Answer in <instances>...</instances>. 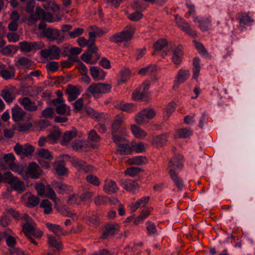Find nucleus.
<instances>
[{
	"instance_id": "1",
	"label": "nucleus",
	"mask_w": 255,
	"mask_h": 255,
	"mask_svg": "<svg viewBox=\"0 0 255 255\" xmlns=\"http://www.w3.org/2000/svg\"><path fill=\"white\" fill-rule=\"evenodd\" d=\"M155 115L156 112L153 109H144L135 115V122L139 126L145 125L153 119Z\"/></svg>"
},
{
	"instance_id": "13",
	"label": "nucleus",
	"mask_w": 255,
	"mask_h": 255,
	"mask_svg": "<svg viewBox=\"0 0 255 255\" xmlns=\"http://www.w3.org/2000/svg\"><path fill=\"white\" fill-rule=\"evenodd\" d=\"M103 189L108 194L115 193L119 190L116 182L110 179H106L105 180Z\"/></svg>"
},
{
	"instance_id": "58",
	"label": "nucleus",
	"mask_w": 255,
	"mask_h": 255,
	"mask_svg": "<svg viewBox=\"0 0 255 255\" xmlns=\"http://www.w3.org/2000/svg\"><path fill=\"white\" fill-rule=\"evenodd\" d=\"M146 230L148 235L150 236L157 233V229L155 224L151 222H146Z\"/></svg>"
},
{
	"instance_id": "34",
	"label": "nucleus",
	"mask_w": 255,
	"mask_h": 255,
	"mask_svg": "<svg viewBox=\"0 0 255 255\" xmlns=\"http://www.w3.org/2000/svg\"><path fill=\"white\" fill-rule=\"evenodd\" d=\"M56 209L60 214H61L64 216L70 217L73 219L77 218L76 214L70 211L65 206L56 207Z\"/></svg>"
},
{
	"instance_id": "29",
	"label": "nucleus",
	"mask_w": 255,
	"mask_h": 255,
	"mask_svg": "<svg viewBox=\"0 0 255 255\" xmlns=\"http://www.w3.org/2000/svg\"><path fill=\"white\" fill-rule=\"evenodd\" d=\"M170 178L173 180L176 187L179 190H182L184 187V183L182 180L178 177L174 170L169 169L168 171Z\"/></svg>"
},
{
	"instance_id": "45",
	"label": "nucleus",
	"mask_w": 255,
	"mask_h": 255,
	"mask_svg": "<svg viewBox=\"0 0 255 255\" xmlns=\"http://www.w3.org/2000/svg\"><path fill=\"white\" fill-rule=\"evenodd\" d=\"M193 78H196L199 75L200 71V59L198 58H194L193 62Z\"/></svg>"
},
{
	"instance_id": "63",
	"label": "nucleus",
	"mask_w": 255,
	"mask_h": 255,
	"mask_svg": "<svg viewBox=\"0 0 255 255\" xmlns=\"http://www.w3.org/2000/svg\"><path fill=\"white\" fill-rule=\"evenodd\" d=\"M88 51L94 54L96 57V60L100 59V55L97 52L98 48L95 44V43H92V42H90V44L88 45Z\"/></svg>"
},
{
	"instance_id": "28",
	"label": "nucleus",
	"mask_w": 255,
	"mask_h": 255,
	"mask_svg": "<svg viewBox=\"0 0 255 255\" xmlns=\"http://www.w3.org/2000/svg\"><path fill=\"white\" fill-rule=\"evenodd\" d=\"M41 21L38 25V29L39 30H45L46 27V24L45 22H58L61 20L60 17H40V19Z\"/></svg>"
},
{
	"instance_id": "55",
	"label": "nucleus",
	"mask_w": 255,
	"mask_h": 255,
	"mask_svg": "<svg viewBox=\"0 0 255 255\" xmlns=\"http://www.w3.org/2000/svg\"><path fill=\"white\" fill-rule=\"evenodd\" d=\"M54 169L57 174L59 175H63L66 173L67 170L63 163L59 162L55 163Z\"/></svg>"
},
{
	"instance_id": "23",
	"label": "nucleus",
	"mask_w": 255,
	"mask_h": 255,
	"mask_svg": "<svg viewBox=\"0 0 255 255\" xmlns=\"http://www.w3.org/2000/svg\"><path fill=\"white\" fill-rule=\"evenodd\" d=\"M90 72L91 76L96 81L104 79L106 75L102 69L97 66L90 67Z\"/></svg>"
},
{
	"instance_id": "43",
	"label": "nucleus",
	"mask_w": 255,
	"mask_h": 255,
	"mask_svg": "<svg viewBox=\"0 0 255 255\" xmlns=\"http://www.w3.org/2000/svg\"><path fill=\"white\" fill-rule=\"evenodd\" d=\"M47 228L56 235L60 236L62 234V229L60 226L48 223L46 225Z\"/></svg>"
},
{
	"instance_id": "40",
	"label": "nucleus",
	"mask_w": 255,
	"mask_h": 255,
	"mask_svg": "<svg viewBox=\"0 0 255 255\" xmlns=\"http://www.w3.org/2000/svg\"><path fill=\"white\" fill-rule=\"evenodd\" d=\"M142 3L141 0L135 1L133 3L132 7L135 12L132 13L131 16H138L140 14L141 11L145 8V7L142 5Z\"/></svg>"
},
{
	"instance_id": "60",
	"label": "nucleus",
	"mask_w": 255,
	"mask_h": 255,
	"mask_svg": "<svg viewBox=\"0 0 255 255\" xmlns=\"http://www.w3.org/2000/svg\"><path fill=\"white\" fill-rule=\"evenodd\" d=\"M45 67L48 72H54L58 69L59 64L57 62L53 61L47 63Z\"/></svg>"
},
{
	"instance_id": "25",
	"label": "nucleus",
	"mask_w": 255,
	"mask_h": 255,
	"mask_svg": "<svg viewBox=\"0 0 255 255\" xmlns=\"http://www.w3.org/2000/svg\"><path fill=\"white\" fill-rule=\"evenodd\" d=\"M183 56V52L181 46H177L173 51L172 60L177 65L181 64Z\"/></svg>"
},
{
	"instance_id": "14",
	"label": "nucleus",
	"mask_w": 255,
	"mask_h": 255,
	"mask_svg": "<svg viewBox=\"0 0 255 255\" xmlns=\"http://www.w3.org/2000/svg\"><path fill=\"white\" fill-rule=\"evenodd\" d=\"M183 156L181 154L174 156L169 161V166L167 168L168 171L169 169L174 170L176 168L181 169L183 167Z\"/></svg>"
},
{
	"instance_id": "26",
	"label": "nucleus",
	"mask_w": 255,
	"mask_h": 255,
	"mask_svg": "<svg viewBox=\"0 0 255 255\" xmlns=\"http://www.w3.org/2000/svg\"><path fill=\"white\" fill-rule=\"evenodd\" d=\"M167 134H160L154 137L151 141V144L155 147H160L165 144L167 141Z\"/></svg>"
},
{
	"instance_id": "36",
	"label": "nucleus",
	"mask_w": 255,
	"mask_h": 255,
	"mask_svg": "<svg viewBox=\"0 0 255 255\" xmlns=\"http://www.w3.org/2000/svg\"><path fill=\"white\" fill-rule=\"evenodd\" d=\"M132 133L136 138L144 137L146 136V132L135 125H132L130 127Z\"/></svg>"
},
{
	"instance_id": "17",
	"label": "nucleus",
	"mask_w": 255,
	"mask_h": 255,
	"mask_svg": "<svg viewBox=\"0 0 255 255\" xmlns=\"http://www.w3.org/2000/svg\"><path fill=\"white\" fill-rule=\"evenodd\" d=\"M0 96L6 103L10 104L15 99L16 94L13 88H6L1 91Z\"/></svg>"
},
{
	"instance_id": "19",
	"label": "nucleus",
	"mask_w": 255,
	"mask_h": 255,
	"mask_svg": "<svg viewBox=\"0 0 255 255\" xmlns=\"http://www.w3.org/2000/svg\"><path fill=\"white\" fill-rule=\"evenodd\" d=\"M124 115L123 113L118 114L115 118L111 125L112 133H117L123 123Z\"/></svg>"
},
{
	"instance_id": "18",
	"label": "nucleus",
	"mask_w": 255,
	"mask_h": 255,
	"mask_svg": "<svg viewBox=\"0 0 255 255\" xmlns=\"http://www.w3.org/2000/svg\"><path fill=\"white\" fill-rule=\"evenodd\" d=\"M65 94L68 95V101L72 102L77 98L80 95V91L76 86L68 85L65 90Z\"/></svg>"
},
{
	"instance_id": "11",
	"label": "nucleus",
	"mask_w": 255,
	"mask_h": 255,
	"mask_svg": "<svg viewBox=\"0 0 255 255\" xmlns=\"http://www.w3.org/2000/svg\"><path fill=\"white\" fill-rule=\"evenodd\" d=\"M175 20L177 26L180 28L181 30L190 35H196L195 31L191 29L189 24L186 22L184 19L182 17H175Z\"/></svg>"
},
{
	"instance_id": "27",
	"label": "nucleus",
	"mask_w": 255,
	"mask_h": 255,
	"mask_svg": "<svg viewBox=\"0 0 255 255\" xmlns=\"http://www.w3.org/2000/svg\"><path fill=\"white\" fill-rule=\"evenodd\" d=\"M123 188L129 192H133L139 188L137 182L132 180H126L122 182Z\"/></svg>"
},
{
	"instance_id": "38",
	"label": "nucleus",
	"mask_w": 255,
	"mask_h": 255,
	"mask_svg": "<svg viewBox=\"0 0 255 255\" xmlns=\"http://www.w3.org/2000/svg\"><path fill=\"white\" fill-rule=\"evenodd\" d=\"M17 64H18L25 68L31 69H32L33 62L26 57H22L19 58L17 60Z\"/></svg>"
},
{
	"instance_id": "39",
	"label": "nucleus",
	"mask_w": 255,
	"mask_h": 255,
	"mask_svg": "<svg viewBox=\"0 0 255 255\" xmlns=\"http://www.w3.org/2000/svg\"><path fill=\"white\" fill-rule=\"evenodd\" d=\"M176 104L174 102H170L165 108V114L164 119L167 120L171 114L173 113L176 109Z\"/></svg>"
},
{
	"instance_id": "21",
	"label": "nucleus",
	"mask_w": 255,
	"mask_h": 255,
	"mask_svg": "<svg viewBox=\"0 0 255 255\" xmlns=\"http://www.w3.org/2000/svg\"><path fill=\"white\" fill-rule=\"evenodd\" d=\"M15 75V72L13 68L11 67H6L3 64L0 65V73L1 76L5 80H8L13 78Z\"/></svg>"
},
{
	"instance_id": "15",
	"label": "nucleus",
	"mask_w": 255,
	"mask_h": 255,
	"mask_svg": "<svg viewBox=\"0 0 255 255\" xmlns=\"http://www.w3.org/2000/svg\"><path fill=\"white\" fill-rule=\"evenodd\" d=\"M78 131L74 128L71 130L66 131L64 132L61 139L60 143L62 145L66 146L73 138L77 136Z\"/></svg>"
},
{
	"instance_id": "41",
	"label": "nucleus",
	"mask_w": 255,
	"mask_h": 255,
	"mask_svg": "<svg viewBox=\"0 0 255 255\" xmlns=\"http://www.w3.org/2000/svg\"><path fill=\"white\" fill-rule=\"evenodd\" d=\"M128 163L131 165H141L146 162V158L144 156H138L129 158L128 160Z\"/></svg>"
},
{
	"instance_id": "51",
	"label": "nucleus",
	"mask_w": 255,
	"mask_h": 255,
	"mask_svg": "<svg viewBox=\"0 0 255 255\" xmlns=\"http://www.w3.org/2000/svg\"><path fill=\"white\" fill-rule=\"evenodd\" d=\"M193 43L196 48L197 49L199 53H200L203 56L208 55V52L207 50L201 43L195 40H193Z\"/></svg>"
},
{
	"instance_id": "7",
	"label": "nucleus",
	"mask_w": 255,
	"mask_h": 255,
	"mask_svg": "<svg viewBox=\"0 0 255 255\" xmlns=\"http://www.w3.org/2000/svg\"><path fill=\"white\" fill-rule=\"evenodd\" d=\"M14 150L17 155L27 157L34 152V148L32 145L29 144L22 145L17 143L14 147Z\"/></svg>"
},
{
	"instance_id": "61",
	"label": "nucleus",
	"mask_w": 255,
	"mask_h": 255,
	"mask_svg": "<svg viewBox=\"0 0 255 255\" xmlns=\"http://www.w3.org/2000/svg\"><path fill=\"white\" fill-rule=\"evenodd\" d=\"M167 43L166 39H160L154 43V49L156 50H161L167 44Z\"/></svg>"
},
{
	"instance_id": "42",
	"label": "nucleus",
	"mask_w": 255,
	"mask_h": 255,
	"mask_svg": "<svg viewBox=\"0 0 255 255\" xmlns=\"http://www.w3.org/2000/svg\"><path fill=\"white\" fill-rule=\"evenodd\" d=\"M48 240V244L49 245L56 249L57 250H60L62 249V244L61 241L57 240L55 237L51 236H47Z\"/></svg>"
},
{
	"instance_id": "50",
	"label": "nucleus",
	"mask_w": 255,
	"mask_h": 255,
	"mask_svg": "<svg viewBox=\"0 0 255 255\" xmlns=\"http://www.w3.org/2000/svg\"><path fill=\"white\" fill-rule=\"evenodd\" d=\"M141 171V169L137 167H131L127 168L124 173L126 175H128L130 176H135Z\"/></svg>"
},
{
	"instance_id": "64",
	"label": "nucleus",
	"mask_w": 255,
	"mask_h": 255,
	"mask_svg": "<svg viewBox=\"0 0 255 255\" xmlns=\"http://www.w3.org/2000/svg\"><path fill=\"white\" fill-rule=\"evenodd\" d=\"M84 145V142L83 140L79 139H75L72 142V148L76 151L80 150L82 149Z\"/></svg>"
},
{
	"instance_id": "20",
	"label": "nucleus",
	"mask_w": 255,
	"mask_h": 255,
	"mask_svg": "<svg viewBox=\"0 0 255 255\" xmlns=\"http://www.w3.org/2000/svg\"><path fill=\"white\" fill-rule=\"evenodd\" d=\"M51 185L59 194H63L72 191L71 186L67 185L62 182L54 181L52 182Z\"/></svg>"
},
{
	"instance_id": "44",
	"label": "nucleus",
	"mask_w": 255,
	"mask_h": 255,
	"mask_svg": "<svg viewBox=\"0 0 255 255\" xmlns=\"http://www.w3.org/2000/svg\"><path fill=\"white\" fill-rule=\"evenodd\" d=\"M40 207L44 209L45 214H49L52 211V204L48 200H43L40 204Z\"/></svg>"
},
{
	"instance_id": "52",
	"label": "nucleus",
	"mask_w": 255,
	"mask_h": 255,
	"mask_svg": "<svg viewBox=\"0 0 255 255\" xmlns=\"http://www.w3.org/2000/svg\"><path fill=\"white\" fill-rule=\"evenodd\" d=\"M37 154L40 157L45 158L46 159L51 160L53 158V156L48 150L42 148L39 150L37 152Z\"/></svg>"
},
{
	"instance_id": "5",
	"label": "nucleus",
	"mask_w": 255,
	"mask_h": 255,
	"mask_svg": "<svg viewBox=\"0 0 255 255\" xmlns=\"http://www.w3.org/2000/svg\"><path fill=\"white\" fill-rule=\"evenodd\" d=\"M60 49L55 45L50 46L48 48L42 49L40 55L44 59L50 60H58L60 58Z\"/></svg>"
},
{
	"instance_id": "3",
	"label": "nucleus",
	"mask_w": 255,
	"mask_h": 255,
	"mask_svg": "<svg viewBox=\"0 0 255 255\" xmlns=\"http://www.w3.org/2000/svg\"><path fill=\"white\" fill-rule=\"evenodd\" d=\"M19 46L21 51L29 53L42 49L44 47V44L41 41H23L19 43Z\"/></svg>"
},
{
	"instance_id": "6",
	"label": "nucleus",
	"mask_w": 255,
	"mask_h": 255,
	"mask_svg": "<svg viewBox=\"0 0 255 255\" xmlns=\"http://www.w3.org/2000/svg\"><path fill=\"white\" fill-rule=\"evenodd\" d=\"M51 103L55 107V111L57 114L65 116L70 115V108L64 103V101H60L59 100H52Z\"/></svg>"
},
{
	"instance_id": "22",
	"label": "nucleus",
	"mask_w": 255,
	"mask_h": 255,
	"mask_svg": "<svg viewBox=\"0 0 255 255\" xmlns=\"http://www.w3.org/2000/svg\"><path fill=\"white\" fill-rule=\"evenodd\" d=\"M11 113L12 118L15 122L22 121L26 114L22 109L17 105L12 109Z\"/></svg>"
},
{
	"instance_id": "47",
	"label": "nucleus",
	"mask_w": 255,
	"mask_h": 255,
	"mask_svg": "<svg viewBox=\"0 0 255 255\" xmlns=\"http://www.w3.org/2000/svg\"><path fill=\"white\" fill-rule=\"evenodd\" d=\"M86 112L88 115L91 118L96 120V121H100V119L102 117L103 113H99L92 108L87 109Z\"/></svg>"
},
{
	"instance_id": "10",
	"label": "nucleus",
	"mask_w": 255,
	"mask_h": 255,
	"mask_svg": "<svg viewBox=\"0 0 255 255\" xmlns=\"http://www.w3.org/2000/svg\"><path fill=\"white\" fill-rule=\"evenodd\" d=\"M120 231V226L117 224H107L102 233L103 239L108 238L109 237L113 236Z\"/></svg>"
},
{
	"instance_id": "35",
	"label": "nucleus",
	"mask_w": 255,
	"mask_h": 255,
	"mask_svg": "<svg viewBox=\"0 0 255 255\" xmlns=\"http://www.w3.org/2000/svg\"><path fill=\"white\" fill-rule=\"evenodd\" d=\"M123 41L128 42L130 40L133 36V32L130 28L126 27L122 31L119 32Z\"/></svg>"
},
{
	"instance_id": "46",
	"label": "nucleus",
	"mask_w": 255,
	"mask_h": 255,
	"mask_svg": "<svg viewBox=\"0 0 255 255\" xmlns=\"http://www.w3.org/2000/svg\"><path fill=\"white\" fill-rule=\"evenodd\" d=\"M46 197H48L52 200L54 203H56L59 200L56 197V193L54 190L52 188L50 185L47 186L46 193Z\"/></svg>"
},
{
	"instance_id": "9",
	"label": "nucleus",
	"mask_w": 255,
	"mask_h": 255,
	"mask_svg": "<svg viewBox=\"0 0 255 255\" xmlns=\"http://www.w3.org/2000/svg\"><path fill=\"white\" fill-rule=\"evenodd\" d=\"M26 174L31 178L37 179L43 174V171L36 163L31 162L27 167Z\"/></svg>"
},
{
	"instance_id": "24",
	"label": "nucleus",
	"mask_w": 255,
	"mask_h": 255,
	"mask_svg": "<svg viewBox=\"0 0 255 255\" xmlns=\"http://www.w3.org/2000/svg\"><path fill=\"white\" fill-rule=\"evenodd\" d=\"M115 107L117 109L128 113L134 112L136 111V107L133 104L123 101L117 104Z\"/></svg>"
},
{
	"instance_id": "54",
	"label": "nucleus",
	"mask_w": 255,
	"mask_h": 255,
	"mask_svg": "<svg viewBox=\"0 0 255 255\" xmlns=\"http://www.w3.org/2000/svg\"><path fill=\"white\" fill-rule=\"evenodd\" d=\"M177 134L180 138H187L192 134V131L188 128H181L177 131Z\"/></svg>"
},
{
	"instance_id": "59",
	"label": "nucleus",
	"mask_w": 255,
	"mask_h": 255,
	"mask_svg": "<svg viewBox=\"0 0 255 255\" xmlns=\"http://www.w3.org/2000/svg\"><path fill=\"white\" fill-rule=\"evenodd\" d=\"M88 139L91 141L97 142L101 140V137L100 135L98 134L96 130L92 129L88 133Z\"/></svg>"
},
{
	"instance_id": "57",
	"label": "nucleus",
	"mask_w": 255,
	"mask_h": 255,
	"mask_svg": "<svg viewBox=\"0 0 255 255\" xmlns=\"http://www.w3.org/2000/svg\"><path fill=\"white\" fill-rule=\"evenodd\" d=\"M27 200L29 204L28 207L31 208L35 207L39 204L40 202L39 198L33 195H29Z\"/></svg>"
},
{
	"instance_id": "31",
	"label": "nucleus",
	"mask_w": 255,
	"mask_h": 255,
	"mask_svg": "<svg viewBox=\"0 0 255 255\" xmlns=\"http://www.w3.org/2000/svg\"><path fill=\"white\" fill-rule=\"evenodd\" d=\"M90 27L94 29L93 31L89 32L90 41H91L92 43H93L95 42V38L96 36L101 37L105 32H104L102 29H100L95 26H91Z\"/></svg>"
},
{
	"instance_id": "33",
	"label": "nucleus",
	"mask_w": 255,
	"mask_h": 255,
	"mask_svg": "<svg viewBox=\"0 0 255 255\" xmlns=\"http://www.w3.org/2000/svg\"><path fill=\"white\" fill-rule=\"evenodd\" d=\"M22 231H23L25 236L31 235L35 229V224L33 221L25 223L22 225Z\"/></svg>"
},
{
	"instance_id": "4",
	"label": "nucleus",
	"mask_w": 255,
	"mask_h": 255,
	"mask_svg": "<svg viewBox=\"0 0 255 255\" xmlns=\"http://www.w3.org/2000/svg\"><path fill=\"white\" fill-rule=\"evenodd\" d=\"M112 88L111 85L103 83H93L89 86L87 91L96 96L98 94H102L109 93Z\"/></svg>"
},
{
	"instance_id": "62",
	"label": "nucleus",
	"mask_w": 255,
	"mask_h": 255,
	"mask_svg": "<svg viewBox=\"0 0 255 255\" xmlns=\"http://www.w3.org/2000/svg\"><path fill=\"white\" fill-rule=\"evenodd\" d=\"M81 201L82 200L80 199V196L79 198H77L76 197L75 194H72L68 197L67 203L70 205L73 204L79 205Z\"/></svg>"
},
{
	"instance_id": "8",
	"label": "nucleus",
	"mask_w": 255,
	"mask_h": 255,
	"mask_svg": "<svg viewBox=\"0 0 255 255\" xmlns=\"http://www.w3.org/2000/svg\"><path fill=\"white\" fill-rule=\"evenodd\" d=\"M18 102L26 111L34 112L38 110V106L35 103L28 97H21L19 98Z\"/></svg>"
},
{
	"instance_id": "2",
	"label": "nucleus",
	"mask_w": 255,
	"mask_h": 255,
	"mask_svg": "<svg viewBox=\"0 0 255 255\" xmlns=\"http://www.w3.org/2000/svg\"><path fill=\"white\" fill-rule=\"evenodd\" d=\"M5 179H6V183L9 184L18 193H21L26 190L24 182L18 177L14 176L10 172H5Z\"/></svg>"
},
{
	"instance_id": "16",
	"label": "nucleus",
	"mask_w": 255,
	"mask_h": 255,
	"mask_svg": "<svg viewBox=\"0 0 255 255\" xmlns=\"http://www.w3.org/2000/svg\"><path fill=\"white\" fill-rule=\"evenodd\" d=\"M44 37L48 39L49 41L52 42L57 40L60 36V32L59 30L52 28H48L42 31Z\"/></svg>"
},
{
	"instance_id": "32",
	"label": "nucleus",
	"mask_w": 255,
	"mask_h": 255,
	"mask_svg": "<svg viewBox=\"0 0 255 255\" xmlns=\"http://www.w3.org/2000/svg\"><path fill=\"white\" fill-rule=\"evenodd\" d=\"M190 72L188 70H180L176 76L177 81L178 83L181 84L185 82L190 77Z\"/></svg>"
},
{
	"instance_id": "48",
	"label": "nucleus",
	"mask_w": 255,
	"mask_h": 255,
	"mask_svg": "<svg viewBox=\"0 0 255 255\" xmlns=\"http://www.w3.org/2000/svg\"><path fill=\"white\" fill-rule=\"evenodd\" d=\"M156 70L155 65H149L146 67L141 69L138 71V74L140 75H145L148 74L154 73Z\"/></svg>"
},
{
	"instance_id": "56",
	"label": "nucleus",
	"mask_w": 255,
	"mask_h": 255,
	"mask_svg": "<svg viewBox=\"0 0 255 255\" xmlns=\"http://www.w3.org/2000/svg\"><path fill=\"white\" fill-rule=\"evenodd\" d=\"M86 180L88 182L96 186H98L100 184L99 179L93 174H89L86 177Z\"/></svg>"
},
{
	"instance_id": "37",
	"label": "nucleus",
	"mask_w": 255,
	"mask_h": 255,
	"mask_svg": "<svg viewBox=\"0 0 255 255\" xmlns=\"http://www.w3.org/2000/svg\"><path fill=\"white\" fill-rule=\"evenodd\" d=\"M117 152L121 155H128L131 153V148L127 141L118 147Z\"/></svg>"
},
{
	"instance_id": "53",
	"label": "nucleus",
	"mask_w": 255,
	"mask_h": 255,
	"mask_svg": "<svg viewBox=\"0 0 255 255\" xmlns=\"http://www.w3.org/2000/svg\"><path fill=\"white\" fill-rule=\"evenodd\" d=\"M141 86H139L136 88L132 93V99L134 101H138L142 99L144 96V93L141 91Z\"/></svg>"
},
{
	"instance_id": "12",
	"label": "nucleus",
	"mask_w": 255,
	"mask_h": 255,
	"mask_svg": "<svg viewBox=\"0 0 255 255\" xmlns=\"http://www.w3.org/2000/svg\"><path fill=\"white\" fill-rule=\"evenodd\" d=\"M72 165L79 171H83L86 173L92 172L94 170V167L87 164L85 161L75 159L72 161Z\"/></svg>"
},
{
	"instance_id": "49",
	"label": "nucleus",
	"mask_w": 255,
	"mask_h": 255,
	"mask_svg": "<svg viewBox=\"0 0 255 255\" xmlns=\"http://www.w3.org/2000/svg\"><path fill=\"white\" fill-rule=\"evenodd\" d=\"M112 139L118 147L127 141L126 139L120 135H118L117 133H112Z\"/></svg>"
},
{
	"instance_id": "30",
	"label": "nucleus",
	"mask_w": 255,
	"mask_h": 255,
	"mask_svg": "<svg viewBox=\"0 0 255 255\" xmlns=\"http://www.w3.org/2000/svg\"><path fill=\"white\" fill-rule=\"evenodd\" d=\"M131 75L130 71L128 68H124L121 70L119 74V79L118 81V85L126 82L130 78Z\"/></svg>"
}]
</instances>
